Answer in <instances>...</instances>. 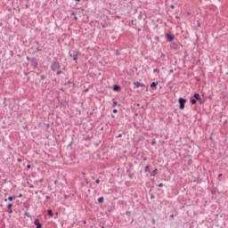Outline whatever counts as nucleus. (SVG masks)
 Here are the masks:
<instances>
[{"instance_id":"cd10ccee","label":"nucleus","mask_w":228,"mask_h":228,"mask_svg":"<svg viewBox=\"0 0 228 228\" xmlns=\"http://www.w3.org/2000/svg\"><path fill=\"white\" fill-rule=\"evenodd\" d=\"M25 216H29V214L28 212H25Z\"/></svg>"},{"instance_id":"f704fd0d","label":"nucleus","mask_w":228,"mask_h":228,"mask_svg":"<svg viewBox=\"0 0 228 228\" xmlns=\"http://www.w3.org/2000/svg\"><path fill=\"white\" fill-rule=\"evenodd\" d=\"M54 184H58V180H55V181H54Z\"/></svg>"},{"instance_id":"37998d69","label":"nucleus","mask_w":228,"mask_h":228,"mask_svg":"<svg viewBox=\"0 0 228 228\" xmlns=\"http://www.w3.org/2000/svg\"><path fill=\"white\" fill-rule=\"evenodd\" d=\"M19 197H22V194H20Z\"/></svg>"},{"instance_id":"ddd939ff","label":"nucleus","mask_w":228,"mask_h":228,"mask_svg":"<svg viewBox=\"0 0 228 228\" xmlns=\"http://www.w3.org/2000/svg\"><path fill=\"white\" fill-rule=\"evenodd\" d=\"M48 215H49V216H54V214L53 213L52 209L48 210Z\"/></svg>"},{"instance_id":"aec40b11","label":"nucleus","mask_w":228,"mask_h":228,"mask_svg":"<svg viewBox=\"0 0 228 228\" xmlns=\"http://www.w3.org/2000/svg\"><path fill=\"white\" fill-rule=\"evenodd\" d=\"M112 112H113V113H118V110L117 109H114V110H112Z\"/></svg>"},{"instance_id":"1a4fd4ad","label":"nucleus","mask_w":228,"mask_h":228,"mask_svg":"<svg viewBox=\"0 0 228 228\" xmlns=\"http://www.w3.org/2000/svg\"><path fill=\"white\" fill-rule=\"evenodd\" d=\"M156 174H158V169L155 168L151 173V177H155Z\"/></svg>"},{"instance_id":"a18cd8bd","label":"nucleus","mask_w":228,"mask_h":228,"mask_svg":"<svg viewBox=\"0 0 228 228\" xmlns=\"http://www.w3.org/2000/svg\"><path fill=\"white\" fill-rule=\"evenodd\" d=\"M171 8H174V5H172Z\"/></svg>"},{"instance_id":"4be33fe9","label":"nucleus","mask_w":228,"mask_h":228,"mask_svg":"<svg viewBox=\"0 0 228 228\" xmlns=\"http://www.w3.org/2000/svg\"><path fill=\"white\" fill-rule=\"evenodd\" d=\"M159 188H163V183H160L159 184Z\"/></svg>"},{"instance_id":"f257e3e1","label":"nucleus","mask_w":228,"mask_h":228,"mask_svg":"<svg viewBox=\"0 0 228 228\" xmlns=\"http://www.w3.org/2000/svg\"><path fill=\"white\" fill-rule=\"evenodd\" d=\"M69 55L70 58H73V61L77 63V57L81 56V53L77 51L69 52Z\"/></svg>"},{"instance_id":"09e8293b","label":"nucleus","mask_w":228,"mask_h":228,"mask_svg":"<svg viewBox=\"0 0 228 228\" xmlns=\"http://www.w3.org/2000/svg\"><path fill=\"white\" fill-rule=\"evenodd\" d=\"M0 26H1V23H0Z\"/></svg>"},{"instance_id":"0eeeda50","label":"nucleus","mask_w":228,"mask_h":228,"mask_svg":"<svg viewBox=\"0 0 228 228\" xmlns=\"http://www.w3.org/2000/svg\"><path fill=\"white\" fill-rule=\"evenodd\" d=\"M193 97L196 101H201L202 100V98H200V94H194Z\"/></svg>"},{"instance_id":"a878e982","label":"nucleus","mask_w":228,"mask_h":228,"mask_svg":"<svg viewBox=\"0 0 228 228\" xmlns=\"http://www.w3.org/2000/svg\"><path fill=\"white\" fill-rule=\"evenodd\" d=\"M128 177H129L130 179H133V175L129 174V175H128Z\"/></svg>"},{"instance_id":"b1692460","label":"nucleus","mask_w":228,"mask_h":228,"mask_svg":"<svg viewBox=\"0 0 228 228\" xmlns=\"http://www.w3.org/2000/svg\"><path fill=\"white\" fill-rule=\"evenodd\" d=\"M117 138H122V134H119Z\"/></svg>"},{"instance_id":"2eb2a0df","label":"nucleus","mask_w":228,"mask_h":228,"mask_svg":"<svg viewBox=\"0 0 228 228\" xmlns=\"http://www.w3.org/2000/svg\"><path fill=\"white\" fill-rule=\"evenodd\" d=\"M191 104H197V100H196V99H192V100L191 101Z\"/></svg>"},{"instance_id":"473e14b6","label":"nucleus","mask_w":228,"mask_h":228,"mask_svg":"<svg viewBox=\"0 0 228 228\" xmlns=\"http://www.w3.org/2000/svg\"><path fill=\"white\" fill-rule=\"evenodd\" d=\"M71 15H73L74 17H76V12H72Z\"/></svg>"},{"instance_id":"dca6fc26","label":"nucleus","mask_w":228,"mask_h":228,"mask_svg":"<svg viewBox=\"0 0 228 228\" xmlns=\"http://www.w3.org/2000/svg\"><path fill=\"white\" fill-rule=\"evenodd\" d=\"M144 172H150L149 166H146V167H144Z\"/></svg>"},{"instance_id":"39448f33","label":"nucleus","mask_w":228,"mask_h":228,"mask_svg":"<svg viewBox=\"0 0 228 228\" xmlns=\"http://www.w3.org/2000/svg\"><path fill=\"white\" fill-rule=\"evenodd\" d=\"M166 37H167L168 42H172L174 40V38H175V36L170 35V34H167Z\"/></svg>"},{"instance_id":"9d476101","label":"nucleus","mask_w":228,"mask_h":228,"mask_svg":"<svg viewBox=\"0 0 228 228\" xmlns=\"http://www.w3.org/2000/svg\"><path fill=\"white\" fill-rule=\"evenodd\" d=\"M158 86V82H152L151 84V88H156Z\"/></svg>"},{"instance_id":"20e7f679","label":"nucleus","mask_w":228,"mask_h":228,"mask_svg":"<svg viewBox=\"0 0 228 228\" xmlns=\"http://www.w3.org/2000/svg\"><path fill=\"white\" fill-rule=\"evenodd\" d=\"M134 88H143V86H145V84L143 83H140L139 81H135L134 82Z\"/></svg>"},{"instance_id":"79ce46f5","label":"nucleus","mask_w":228,"mask_h":228,"mask_svg":"<svg viewBox=\"0 0 228 228\" xmlns=\"http://www.w3.org/2000/svg\"><path fill=\"white\" fill-rule=\"evenodd\" d=\"M198 26L200 27V23H198Z\"/></svg>"},{"instance_id":"c9c22d12","label":"nucleus","mask_w":228,"mask_h":228,"mask_svg":"<svg viewBox=\"0 0 228 228\" xmlns=\"http://www.w3.org/2000/svg\"><path fill=\"white\" fill-rule=\"evenodd\" d=\"M170 218H174V214H171V215H170Z\"/></svg>"},{"instance_id":"e433bc0d","label":"nucleus","mask_w":228,"mask_h":228,"mask_svg":"<svg viewBox=\"0 0 228 228\" xmlns=\"http://www.w3.org/2000/svg\"><path fill=\"white\" fill-rule=\"evenodd\" d=\"M74 19H75V20H77V16H75Z\"/></svg>"},{"instance_id":"4c0bfd02","label":"nucleus","mask_w":228,"mask_h":228,"mask_svg":"<svg viewBox=\"0 0 228 228\" xmlns=\"http://www.w3.org/2000/svg\"><path fill=\"white\" fill-rule=\"evenodd\" d=\"M218 177H222V174H219V175H218Z\"/></svg>"},{"instance_id":"393cba45","label":"nucleus","mask_w":228,"mask_h":228,"mask_svg":"<svg viewBox=\"0 0 228 228\" xmlns=\"http://www.w3.org/2000/svg\"><path fill=\"white\" fill-rule=\"evenodd\" d=\"M151 145H156V141H152Z\"/></svg>"},{"instance_id":"58836bf2","label":"nucleus","mask_w":228,"mask_h":228,"mask_svg":"<svg viewBox=\"0 0 228 228\" xmlns=\"http://www.w3.org/2000/svg\"><path fill=\"white\" fill-rule=\"evenodd\" d=\"M37 52H38V51H40V49H38V48H37V50H36Z\"/></svg>"},{"instance_id":"a19ab883","label":"nucleus","mask_w":228,"mask_h":228,"mask_svg":"<svg viewBox=\"0 0 228 228\" xmlns=\"http://www.w3.org/2000/svg\"><path fill=\"white\" fill-rule=\"evenodd\" d=\"M157 70H158V69H153V72H156Z\"/></svg>"},{"instance_id":"a211bd4d","label":"nucleus","mask_w":228,"mask_h":228,"mask_svg":"<svg viewBox=\"0 0 228 228\" xmlns=\"http://www.w3.org/2000/svg\"><path fill=\"white\" fill-rule=\"evenodd\" d=\"M8 213H10V215H12V213H13V210L12 208L8 209Z\"/></svg>"},{"instance_id":"f03ea898","label":"nucleus","mask_w":228,"mask_h":228,"mask_svg":"<svg viewBox=\"0 0 228 228\" xmlns=\"http://www.w3.org/2000/svg\"><path fill=\"white\" fill-rule=\"evenodd\" d=\"M51 70L56 72V70H60V62L58 61H53L51 64Z\"/></svg>"},{"instance_id":"c85d7f7f","label":"nucleus","mask_w":228,"mask_h":228,"mask_svg":"<svg viewBox=\"0 0 228 228\" xmlns=\"http://www.w3.org/2000/svg\"><path fill=\"white\" fill-rule=\"evenodd\" d=\"M142 161H147V157H144V158L142 159Z\"/></svg>"},{"instance_id":"49530a36","label":"nucleus","mask_w":228,"mask_h":228,"mask_svg":"<svg viewBox=\"0 0 228 228\" xmlns=\"http://www.w3.org/2000/svg\"><path fill=\"white\" fill-rule=\"evenodd\" d=\"M84 224H86V221H85Z\"/></svg>"},{"instance_id":"c756f323","label":"nucleus","mask_w":228,"mask_h":228,"mask_svg":"<svg viewBox=\"0 0 228 228\" xmlns=\"http://www.w3.org/2000/svg\"><path fill=\"white\" fill-rule=\"evenodd\" d=\"M49 199H51V197H49V196H46V197H45V200H49Z\"/></svg>"},{"instance_id":"412c9836","label":"nucleus","mask_w":228,"mask_h":228,"mask_svg":"<svg viewBox=\"0 0 228 228\" xmlns=\"http://www.w3.org/2000/svg\"><path fill=\"white\" fill-rule=\"evenodd\" d=\"M41 79H42V80L45 79V75H42V76H41Z\"/></svg>"},{"instance_id":"6e6552de","label":"nucleus","mask_w":228,"mask_h":228,"mask_svg":"<svg viewBox=\"0 0 228 228\" xmlns=\"http://www.w3.org/2000/svg\"><path fill=\"white\" fill-rule=\"evenodd\" d=\"M113 90H114V92H118V90H120V86H118V85H114Z\"/></svg>"},{"instance_id":"7ed1b4c3","label":"nucleus","mask_w":228,"mask_h":228,"mask_svg":"<svg viewBox=\"0 0 228 228\" xmlns=\"http://www.w3.org/2000/svg\"><path fill=\"white\" fill-rule=\"evenodd\" d=\"M178 102H179L180 110H184V104H186V99L179 98Z\"/></svg>"},{"instance_id":"f8f14e48","label":"nucleus","mask_w":228,"mask_h":228,"mask_svg":"<svg viewBox=\"0 0 228 228\" xmlns=\"http://www.w3.org/2000/svg\"><path fill=\"white\" fill-rule=\"evenodd\" d=\"M98 202H99L100 204H102V202H104V197H100V198H98Z\"/></svg>"},{"instance_id":"8fccbe9b","label":"nucleus","mask_w":228,"mask_h":228,"mask_svg":"<svg viewBox=\"0 0 228 228\" xmlns=\"http://www.w3.org/2000/svg\"><path fill=\"white\" fill-rule=\"evenodd\" d=\"M227 75H228V72H227Z\"/></svg>"},{"instance_id":"4468645a","label":"nucleus","mask_w":228,"mask_h":228,"mask_svg":"<svg viewBox=\"0 0 228 228\" xmlns=\"http://www.w3.org/2000/svg\"><path fill=\"white\" fill-rule=\"evenodd\" d=\"M12 208H13V204L12 203H9L7 205V209H12Z\"/></svg>"},{"instance_id":"7c9ffc66","label":"nucleus","mask_w":228,"mask_h":228,"mask_svg":"<svg viewBox=\"0 0 228 228\" xmlns=\"http://www.w3.org/2000/svg\"><path fill=\"white\" fill-rule=\"evenodd\" d=\"M126 215H131V211H126Z\"/></svg>"},{"instance_id":"423d86ee","label":"nucleus","mask_w":228,"mask_h":228,"mask_svg":"<svg viewBox=\"0 0 228 228\" xmlns=\"http://www.w3.org/2000/svg\"><path fill=\"white\" fill-rule=\"evenodd\" d=\"M34 224L37 226V228H42V224H40V220L35 219Z\"/></svg>"},{"instance_id":"9b49d317","label":"nucleus","mask_w":228,"mask_h":228,"mask_svg":"<svg viewBox=\"0 0 228 228\" xmlns=\"http://www.w3.org/2000/svg\"><path fill=\"white\" fill-rule=\"evenodd\" d=\"M15 199V196H9L8 199H5L4 201L6 202V200H13Z\"/></svg>"},{"instance_id":"f3484780","label":"nucleus","mask_w":228,"mask_h":228,"mask_svg":"<svg viewBox=\"0 0 228 228\" xmlns=\"http://www.w3.org/2000/svg\"><path fill=\"white\" fill-rule=\"evenodd\" d=\"M151 224H152L153 225H156V220H155V219H152V220H151Z\"/></svg>"},{"instance_id":"5701e85b","label":"nucleus","mask_w":228,"mask_h":228,"mask_svg":"<svg viewBox=\"0 0 228 228\" xmlns=\"http://www.w3.org/2000/svg\"><path fill=\"white\" fill-rule=\"evenodd\" d=\"M95 183H96V184H99V183H101V180L97 179V180L95 181Z\"/></svg>"},{"instance_id":"ea45409f","label":"nucleus","mask_w":228,"mask_h":228,"mask_svg":"<svg viewBox=\"0 0 228 228\" xmlns=\"http://www.w3.org/2000/svg\"><path fill=\"white\" fill-rule=\"evenodd\" d=\"M28 61H29V57H27Z\"/></svg>"},{"instance_id":"bb28decb","label":"nucleus","mask_w":228,"mask_h":228,"mask_svg":"<svg viewBox=\"0 0 228 228\" xmlns=\"http://www.w3.org/2000/svg\"><path fill=\"white\" fill-rule=\"evenodd\" d=\"M18 162L21 163L22 162V159H18Z\"/></svg>"},{"instance_id":"2f4dec72","label":"nucleus","mask_w":228,"mask_h":228,"mask_svg":"<svg viewBox=\"0 0 228 228\" xmlns=\"http://www.w3.org/2000/svg\"><path fill=\"white\" fill-rule=\"evenodd\" d=\"M114 106H117L118 102H113Z\"/></svg>"},{"instance_id":"6ab92c4d","label":"nucleus","mask_w":228,"mask_h":228,"mask_svg":"<svg viewBox=\"0 0 228 228\" xmlns=\"http://www.w3.org/2000/svg\"><path fill=\"white\" fill-rule=\"evenodd\" d=\"M60 74H62V71H61V70H58V71H57V76H60Z\"/></svg>"},{"instance_id":"c03bdc74","label":"nucleus","mask_w":228,"mask_h":228,"mask_svg":"<svg viewBox=\"0 0 228 228\" xmlns=\"http://www.w3.org/2000/svg\"><path fill=\"white\" fill-rule=\"evenodd\" d=\"M75 1H78V2H79V1H81V0H75Z\"/></svg>"},{"instance_id":"de8ad7c7","label":"nucleus","mask_w":228,"mask_h":228,"mask_svg":"<svg viewBox=\"0 0 228 228\" xmlns=\"http://www.w3.org/2000/svg\"><path fill=\"white\" fill-rule=\"evenodd\" d=\"M102 228H104V226H102Z\"/></svg>"},{"instance_id":"72a5a7b5","label":"nucleus","mask_w":228,"mask_h":228,"mask_svg":"<svg viewBox=\"0 0 228 228\" xmlns=\"http://www.w3.org/2000/svg\"><path fill=\"white\" fill-rule=\"evenodd\" d=\"M27 168H31V165H28V166H27Z\"/></svg>"}]
</instances>
